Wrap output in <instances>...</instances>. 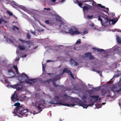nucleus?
I'll use <instances>...</instances> for the list:
<instances>
[{
	"label": "nucleus",
	"mask_w": 121,
	"mask_h": 121,
	"mask_svg": "<svg viewBox=\"0 0 121 121\" xmlns=\"http://www.w3.org/2000/svg\"><path fill=\"white\" fill-rule=\"evenodd\" d=\"M13 67L15 69L16 71L17 72V73H18V69L17 67V66H15L14 65H13Z\"/></svg>",
	"instance_id": "obj_31"
},
{
	"label": "nucleus",
	"mask_w": 121,
	"mask_h": 121,
	"mask_svg": "<svg viewBox=\"0 0 121 121\" xmlns=\"http://www.w3.org/2000/svg\"><path fill=\"white\" fill-rule=\"evenodd\" d=\"M53 85V86L55 87H57L58 86L60 87V86L58 84H57L55 82H52Z\"/></svg>",
	"instance_id": "obj_30"
},
{
	"label": "nucleus",
	"mask_w": 121,
	"mask_h": 121,
	"mask_svg": "<svg viewBox=\"0 0 121 121\" xmlns=\"http://www.w3.org/2000/svg\"><path fill=\"white\" fill-rule=\"evenodd\" d=\"M113 88V89H114L115 88V86L114 85H113L112 86V87L111 88V90L112 91L113 90V89H112V88Z\"/></svg>",
	"instance_id": "obj_51"
},
{
	"label": "nucleus",
	"mask_w": 121,
	"mask_h": 121,
	"mask_svg": "<svg viewBox=\"0 0 121 121\" xmlns=\"http://www.w3.org/2000/svg\"><path fill=\"white\" fill-rule=\"evenodd\" d=\"M88 33V31L87 30H85L83 32V34L84 35H85L87 33Z\"/></svg>",
	"instance_id": "obj_40"
},
{
	"label": "nucleus",
	"mask_w": 121,
	"mask_h": 121,
	"mask_svg": "<svg viewBox=\"0 0 121 121\" xmlns=\"http://www.w3.org/2000/svg\"><path fill=\"white\" fill-rule=\"evenodd\" d=\"M121 74V73H120V74H116V75H115L113 78H114L115 77H117V78H118Z\"/></svg>",
	"instance_id": "obj_33"
},
{
	"label": "nucleus",
	"mask_w": 121,
	"mask_h": 121,
	"mask_svg": "<svg viewBox=\"0 0 121 121\" xmlns=\"http://www.w3.org/2000/svg\"><path fill=\"white\" fill-rule=\"evenodd\" d=\"M100 89L99 88H93L92 90L94 91H97L99 90V89Z\"/></svg>",
	"instance_id": "obj_29"
},
{
	"label": "nucleus",
	"mask_w": 121,
	"mask_h": 121,
	"mask_svg": "<svg viewBox=\"0 0 121 121\" xmlns=\"http://www.w3.org/2000/svg\"><path fill=\"white\" fill-rule=\"evenodd\" d=\"M70 64L71 65H73L74 63L75 62V60H73V59H71L70 60Z\"/></svg>",
	"instance_id": "obj_24"
},
{
	"label": "nucleus",
	"mask_w": 121,
	"mask_h": 121,
	"mask_svg": "<svg viewBox=\"0 0 121 121\" xmlns=\"http://www.w3.org/2000/svg\"><path fill=\"white\" fill-rule=\"evenodd\" d=\"M119 106L121 107V100H119Z\"/></svg>",
	"instance_id": "obj_52"
},
{
	"label": "nucleus",
	"mask_w": 121,
	"mask_h": 121,
	"mask_svg": "<svg viewBox=\"0 0 121 121\" xmlns=\"http://www.w3.org/2000/svg\"><path fill=\"white\" fill-rule=\"evenodd\" d=\"M97 6L101 8L105 9H103V12L106 13H108V11L109 10V9L108 8H105L104 6L102 5L101 4H97Z\"/></svg>",
	"instance_id": "obj_13"
},
{
	"label": "nucleus",
	"mask_w": 121,
	"mask_h": 121,
	"mask_svg": "<svg viewBox=\"0 0 121 121\" xmlns=\"http://www.w3.org/2000/svg\"><path fill=\"white\" fill-rule=\"evenodd\" d=\"M52 61L51 60H48L47 61V62H51Z\"/></svg>",
	"instance_id": "obj_60"
},
{
	"label": "nucleus",
	"mask_w": 121,
	"mask_h": 121,
	"mask_svg": "<svg viewBox=\"0 0 121 121\" xmlns=\"http://www.w3.org/2000/svg\"><path fill=\"white\" fill-rule=\"evenodd\" d=\"M70 72H71V71L70 70L68 69L67 68H65L63 69L62 73L63 74L65 73H66L69 75Z\"/></svg>",
	"instance_id": "obj_16"
},
{
	"label": "nucleus",
	"mask_w": 121,
	"mask_h": 121,
	"mask_svg": "<svg viewBox=\"0 0 121 121\" xmlns=\"http://www.w3.org/2000/svg\"><path fill=\"white\" fill-rule=\"evenodd\" d=\"M65 26V27H64L63 29L65 30V32L66 33L71 34L72 35L78 34L81 33L76 27H74L68 29V32H67V30L68 29V28L67 26Z\"/></svg>",
	"instance_id": "obj_5"
},
{
	"label": "nucleus",
	"mask_w": 121,
	"mask_h": 121,
	"mask_svg": "<svg viewBox=\"0 0 121 121\" xmlns=\"http://www.w3.org/2000/svg\"><path fill=\"white\" fill-rule=\"evenodd\" d=\"M117 40L118 43L120 44H121V39H120L119 36H117Z\"/></svg>",
	"instance_id": "obj_22"
},
{
	"label": "nucleus",
	"mask_w": 121,
	"mask_h": 121,
	"mask_svg": "<svg viewBox=\"0 0 121 121\" xmlns=\"http://www.w3.org/2000/svg\"><path fill=\"white\" fill-rule=\"evenodd\" d=\"M56 0H52L51 1L52 2H55Z\"/></svg>",
	"instance_id": "obj_62"
},
{
	"label": "nucleus",
	"mask_w": 121,
	"mask_h": 121,
	"mask_svg": "<svg viewBox=\"0 0 121 121\" xmlns=\"http://www.w3.org/2000/svg\"><path fill=\"white\" fill-rule=\"evenodd\" d=\"M87 95L86 94V95H83L82 97V100L84 101V102H83L85 104V103H86V100L87 99Z\"/></svg>",
	"instance_id": "obj_17"
},
{
	"label": "nucleus",
	"mask_w": 121,
	"mask_h": 121,
	"mask_svg": "<svg viewBox=\"0 0 121 121\" xmlns=\"http://www.w3.org/2000/svg\"><path fill=\"white\" fill-rule=\"evenodd\" d=\"M98 17V20L101 22V23L103 26H104V24L105 23L108 22L110 23L111 21V19H108V17L106 14H104Z\"/></svg>",
	"instance_id": "obj_4"
},
{
	"label": "nucleus",
	"mask_w": 121,
	"mask_h": 121,
	"mask_svg": "<svg viewBox=\"0 0 121 121\" xmlns=\"http://www.w3.org/2000/svg\"><path fill=\"white\" fill-rule=\"evenodd\" d=\"M117 19L115 20L114 19L111 20V21L112 22V24H114L115 23H116L117 21Z\"/></svg>",
	"instance_id": "obj_26"
},
{
	"label": "nucleus",
	"mask_w": 121,
	"mask_h": 121,
	"mask_svg": "<svg viewBox=\"0 0 121 121\" xmlns=\"http://www.w3.org/2000/svg\"><path fill=\"white\" fill-rule=\"evenodd\" d=\"M8 73H10V72H12L13 73H14V72L13 71V70L12 69H10L8 70Z\"/></svg>",
	"instance_id": "obj_36"
},
{
	"label": "nucleus",
	"mask_w": 121,
	"mask_h": 121,
	"mask_svg": "<svg viewBox=\"0 0 121 121\" xmlns=\"http://www.w3.org/2000/svg\"><path fill=\"white\" fill-rule=\"evenodd\" d=\"M81 40L80 39H79L76 42V44H78L81 43Z\"/></svg>",
	"instance_id": "obj_47"
},
{
	"label": "nucleus",
	"mask_w": 121,
	"mask_h": 121,
	"mask_svg": "<svg viewBox=\"0 0 121 121\" xmlns=\"http://www.w3.org/2000/svg\"><path fill=\"white\" fill-rule=\"evenodd\" d=\"M45 67L43 66V64L42 65V69L43 70V69L45 70Z\"/></svg>",
	"instance_id": "obj_58"
},
{
	"label": "nucleus",
	"mask_w": 121,
	"mask_h": 121,
	"mask_svg": "<svg viewBox=\"0 0 121 121\" xmlns=\"http://www.w3.org/2000/svg\"><path fill=\"white\" fill-rule=\"evenodd\" d=\"M93 17V15H92L91 16L88 15L87 16V18L88 19H90L92 18V17Z\"/></svg>",
	"instance_id": "obj_38"
},
{
	"label": "nucleus",
	"mask_w": 121,
	"mask_h": 121,
	"mask_svg": "<svg viewBox=\"0 0 121 121\" xmlns=\"http://www.w3.org/2000/svg\"><path fill=\"white\" fill-rule=\"evenodd\" d=\"M31 32L34 35H35V31H34L32 30H31Z\"/></svg>",
	"instance_id": "obj_50"
},
{
	"label": "nucleus",
	"mask_w": 121,
	"mask_h": 121,
	"mask_svg": "<svg viewBox=\"0 0 121 121\" xmlns=\"http://www.w3.org/2000/svg\"><path fill=\"white\" fill-rule=\"evenodd\" d=\"M12 87L13 88L16 89L17 91H20L22 90V86L18 83L12 85Z\"/></svg>",
	"instance_id": "obj_9"
},
{
	"label": "nucleus",
	"mask_w": 121,
	"mask_h": 121,
	"mask_svg": "<svg viewBox=\"0 0 121 121\" xmlns=\"http://www.w3.org/2000/svg\"><path fill=\"white\" fill-rule=\"evenodd\" d=\"M69 104L64 103L61 104L62 105L65 106H67L68 107L72 106H74L77 105L75 103L77 104L80 106L83 107V108H86L88 106L93 105L94 103H93L91 104L87 105L84 104L83 102L80 100L79 98H77L75 99H70L69 100Z\"/></svg>",
	"instance_id": "obj_2"
},
{
	"label": "nucleus",
	"mask_w": 121,
	"mask_h": 121,
	"mask_svg": "<svg viewBox=\"0 0 121 121\" xmlns=\"http://www.w3.org/2000/svg\"><path fill=\"white\" fill-rule=\"evenodd\" d=\"M55 98H54L53 99L52 101L51 102L52 104H59L62 105V104H64L61 102H58L59 101V98L58 96H55Z\"/></svg>",
	"instance_id": "obj_6"
},
{
	"label": "nucleus",
	"mask_w": 121,
	"mask_h": 121,
	"mask_svg": "<svg viewBox=\"0 0 121 121\" xmlns=\"http://www.w3.org/2000/svg\"><path fill=\"white\" fill-rule=\"evenodd\" d=\"M25 42V43H26L27 44H30V41H26Z\"/></svg>",
	"instance_id": "obj_43"
},
{
	"label": "nucleus",
	"mask_w": 121,
	"mask_h": 121,
	"mask_svg": "<svg viewBox=\"0 0 121 121\" xmlns=\"http://www.w3.org/2000/svg\"><path fill=\"white\" fill-rule=\"evenodd\" d=\"M85 56L87 57H89L90 60H92L94 58L93 56L91 55V52H88L84 54Z\"/></svg>",
	"instance_id": "obj_12"
},
{
	"label": "nucleus",
	"mask_w": 121,
	"mask_h": 121,
	"mask_svg": "<svg viewBox=\"0 0 121 121\" xmlns=\"http://www.w3.org/2000/svg\"><path fill=\"white\" fill-rule=\"evenodd\" d=\"M101 91L103 95H104L105 94L107 93V91L105 89H102L101 90Z\"/></svg>",
	"instance_id": "obj_23"
},
{
	"label": "nucleus",
	"mask_w": 121,
	"mask_h": 121,
	"mask_svg": "<svg viewBox=\"0 0 121 121\" xmlns=\"http://www.w3.org/2000/svg\"><path fill=\"white\" fill-rule=\"evenodd\" d=\"M65 0H62L61 1L62 2H64L65 1Z\"/></svg>",
	"instance_id": "obj_64"
},
{
	"label": "nucleus",
	"mask_w": 121,
	"mask_h": 121,
	"mask_svg": "<svg viewBox=\"0 0 121 121\" xmlns=\"http://www.w3.org/2000/svg\"><path fill=\"white\" fill-rule=\"evenodd\" d=\"M11 100L13 102H15L18 100V99L17 95L15 93L12 95L11 98Z\"/></svg>",
	"instance_id": "obj_10"
},
{
	"label": "nucleus",
	"mask_w": 121,
	"mask_h": 121,
	"mask_svg": "<svg viewBox=\"0 0 121 121\" xmlns=\"http://www.w3.org/2000/svg\"><path fill=\"white\" fill-rule=\"evenodd\" d=\"M13 30L14 31L15 30V29H17V30H19V28L17 26H13Z\"/></svg>",
	"instance_id": "obj_32"
},
{
	"label": "nucleus",
	"mask_w": 121,
	"mask_h": 121,
	"mask_svg": "<svg viewBox=\"0 0 121 121\" xmlns=\"http://www.w3.org/2000/svg\"><path fill=\"white\" fill-rule=\"evenodd\" d=\"M63 96L64 97H65L66 98H67L69 97V96L66 94L64 95Z\"/></svg>",
	"instance_id": "obj_48"
},
{
	"label": "nucleus",
	"mask_w": 121,
	"mask_h": 121,
	"mask_svg": "<svg viewBox=\"0 0 121 121\" xmlns=\"http://www.w3.org/2000/svg\"><path fill=\"white\" fill-rule=\"evenodd\" d=\"M74 63H75L74 65V66H77L78 65V64L77 62H76L75 61V62H74Z\"/></svg>",
	"instance_id": "obj_46"
},
{
	"label": "nucleus",
	"mask_w": 121,
	"mask_h": 121,
	"mask_svg": "<svg viewBox=\"0 0 121 121\" xmlns=\"http://www.w3.org/2000/svg\"><path fill=\"white\" fill-rule=\"evenodd\" d=\"M16 53L17 54H19V50H17L16 51Z\"/></svg>",
	"instance_id": "obj_53"
},
{
	"label": "nucleus",
	"mask_w": 121,
	"mask_h": 121,
	"mask_svg": "<svg viewBox=\"0 0 121 121\" xmlns=\"http://www.w3.org/2000/svg\"><path fill=\"white\" fill-rule=\"evenodd\" d=\"M51 81H52L51 79H49L48 80L45 81H44V83H47L48 84Z\"/></svg>",
	"instance_id": "obj_25"
},
{
	"label": "nucleus",
	"mask_w": 121,
	"mask_h": 121,
	"mask_svg": "<svg viewBox=\"0 0 121 121\" xmlns=\"http://www.w3.org/2000/svg\"><path fill=\"white\" fill-rule=\"evenodd\" d=\"M27 37L28 39H30V34L28 33L27 34Z\"/></svg>",
	"instance_id": "obj_39"
},
{
	"label": "nucleus",
	"mask_w": 121,
	"mask_h": 121,
	"mask_svg": "<svg viewBox=\"0 0 121 121\" xmlns=\"http://www.w3.org/2000/svg\"><path fill=\"white\" fill-rule=\"evenodd\" d=\"M9 41L11 43H13V41L11 39H9Z\"/></svg>",
	"instance_id": "obj_59"
},
{
	"label": "nucleus",
	"mask_w": 121,
	"mask_h": 121,
	"mask_svg": "<svg viewBox=\"0 0 121 121\" xmlns=\"http://www.w3.org/2000/svg\"><path fill=\"white\" fill-rule=\"evenodd\" d=\"M34 102L35 103H33L35 104V106L37 107L38 109L40 111H42V110L41 109V107L43 106V104H42L41 102L39 101H38L37 100Z\"/></svg>",
	"instance_id": "obj_8"
},
{
	"label": "nucleus",
	"mask_w": 121,
	"mask_h": 121,
	"mask_svg": "<svg viewBox=\"0 0 121 121\" xmlns=\"http://www.w3.org/2000/svg\"><path fill=\"white\" fill-rule=\"evenodd\" d=\"M92 28H93L94 30H97L98 29L95 26H94V24L93 23H92L89 25Z\"/></svg>",
	"instance_id": "obj_21"
},
{
	"label": "nucleus",
	"mask_w": 121,
	"mask_h": 121,
	"mask_svg": "<svg viewBox=\"0 0 121 121\" xmlns=\"http://www.w3.org/2000/svg\"><path fill=\"white\" fill-rule=\"evenodd\" d=\"M116 31H117L118 32H121V30H120V29H116Z\"/></svg>",
	"instance_id": "obj_55"
},
{
	"label": "nucleus",
	"mask_w": 121,
	"mask_h": 121,
	"mask_svg": "<svg viewBox=\"0 0 121 121\" xmlns=\"http://www.w3.org/2000/svg\"><path fill=\"white\" fill-rule=\"evenodd\" d=\"M58 77V76H56L55 78L53 79H51L52 82H55L56 81L60 78V77H59L58 78H57Z\"/></svg>",
	"instance_id": "obj_19"
},
{
	"label": "nucleus",
	"mask_w": 121,
	"mask_h": 121,
	"mask_svg": "<svg viewBox=\"0 0 121 121\" xmlns=\"http://www.w3.org/2000/svg\"><path fill=\"white\" fill-rule=\"evenodd\" d=\"M19 41H21L22 42L25 43V40H22L20 38H19Z\"/></svg>",
	"instance_id": "obj_44"
},
{
	"label": "nucleus",
	"mask_w": 121,
	"mask_h": 121,
	"mask_svg": "<svg viewBox=\"0 0 121 121\" xmlns=\"http://www.w3.org/2000/svg\"><path fill=\"white\" fill-rule=\"evenodd\" d=\"M112 82V81H109L108 82V83H111H111Z\"/></svg>",
	"instance_id": "obj_61"
},
{
	"label": "nucleus",
	"mask_w": 121,
	"mask_h": 121,
	"mask_svg": "<svg viewBox=\"0 0 121 121\" xmlns=\"http://www.w3.org/2000/svg\"><path fill=\"white\" fill-rule=\"evenodd\" d=\"M4 21V20L3 19H0V24H1V23H2V21Z\"/></svg>",
	"instance_id": "obj_54"
},
{
	"label": "nucleus",
	"mask_w": 121,
	"mask_h": 121,
	"mask_svg": "<svg viewBox=\"0 0 121 121\" xmlns=\"http://www.w3.org/2000/svg\"><path fill=\"white\" fill-rule=\"evenodd\" d=\"M45 23L48 24V25H49V24H51V23H50L49 22V20H46L45 21Z\"/></svg>",
	"instance_id": "obj_35"
},
{
	"label": "nucleus",
	"mask_w": 121,
	"mask_h": 121,
	"mask_svg": "<svg viewBox=\"0 0 121 121\" xmlns=\"http://www.w3.org/2000/svg\"><path fill=\"white\" fill-rule=\"evenodd\" d=\"M91 2L92 3V5L95 7H96L97 5V4L93 0H85L84 1L85 2Z\"/></svg>",
	"instance_id": "obj_14"
},
{
	"label": "nucleus",
	"mask_w": 121,
	"mask_h": 121,
	"mask_svg": "<svg viewBox=\"0 0 121 121\" xmlns=\"http://www.w3.org/2000/svg\"><path fill=\"white\" fill-rule=\"evenodd\" d=\"M18 48H19L20 50H24L26 48L23 45H18Z\"/></svg>",
	"instance_id": "obj_20"
},
{
	"label": "nucleus",
	"mask_w": 121,
	"mask_h": 121,
	"mask_svg": "<svg viewBox=\"0 0 121 121\" xmlns=\"http://www.w3.org/2000/svg\"><path fill=\"white\" fill-rule=\"evenodd\" d=\"M99 105L98 104H97L96 105V108H97L98 109V108H99L101 107V105H99V107H98V106Z\"/></svg>",
	"instance_id": "obj_45"
},
{
	"label": "nucleus",
	"mask_w": 121,
	"mask_h": 121,
	"mask_svg": "<svg viewBox=\"0 0 121 121\" xmlns=\"http://www.w3.org/2000/svg\"><path fill=\"white\" fill-rule=\"evenodd\" d=\"M14 105L16 106V108L14 109L13 112L16 115L20 114L25 117L27 116V113L28 112V110L25 108L24 106L21 105L20 103L19 102L16 103Z\"/></svg>",
	"instance_id": "obj_1"
},
{
	"label": "nucleus",
	"mask_w": 121,
	"mask_h": 121,
	"mask_svg": "<svg viewBox=\"0 0 121 121\" xmlns=\"http://www.w3.org/2000/svg\"><path fill=\"white\" fill-rule=\"evenodd\" d=\"M83 4V3L80 2H79L78 3V5L81 8H82L83 7L82 6Z\"/></svg>",
	"instance_id": "obj_34"
},
{
	"label": "nucleus",
	"mask_w": 121,
	"mask_h": 121,
	"mask_svg": "<svg viewBox=\"0 0 121 121\" xmlns=\"http://www.w3.org/2000/svg\"><path fill=\"white\" fill-rule=\"evenodd\" d=\"M93 49L95 51H96L97 52H104L105 50L103 49H98L96 48H93Z\"/></svg>",
	"instance_id": "obj_18"
},
{
	"label": "nucleus",
	"mask_w": 121,
	"mask_h": 121,
	"mask_svg": "<svg viewBox=\"0 0 121 121\" xmlns=\"http://www.w3.org/2000/svg\"><path fill=\"white\" fill-rule=\"evenodd\" d=\"M7 13L9 14L10 16H12L13 15L12 13L10 12V11H7Z\"/></svg>",
	"instance_id": "obj_37"
},
{
	"label": "nucleus",
	"mask_w": 121,
	"mask_h": 121,
	"mask_svg": "<svg viewBox=\"0 0 121 121\" xmlns=\"http://www.w3.org/2000/svg\"><path fill=\"white\" fill-rule=\"evenodd\" d=\"M20 59L19 58H16L15 60L16 61H17L18 60H19Z\"/></svg>",
	"instance_id": "obj_56"
},
{
	"label": "nucleus",
	"mask_w": 121,
	"mask_h": 121,
	"mask_svg": "<svg viewBox=\"0 0 121 121\" xmlns=\"http://www.w3.org/2000/svg\"><path fill=\"white\" fill-rule=\"evenodd\" d=\"M76 1L73 0V1L74 3L77 4L78 3L79 1L78 0H75Z\"/></svg>",
	"instance_id": "obj_42"
},
{
	"label": "nucleus",
	"mask_w": 121,
	"mask_h": 121,
	"mask_svg": "<svg viewBox=\"0 0 121 121\" xmlns=\"http://www.w3.org/2000/svg\"><path fill=\"white\" fill-rule=\"evenodd\" d=\"M69 74L70 75L71 77V78H73V79L74 78V77H73L71 71V72L69 73Z\"/></svg>",
	"instance_id": "obj_41"
},
{
	"label": "nucleus",
	"mask_w": 121,
	"mask_h": 121,
	"mask_svg": "<svg viewBox=\"0 0 121 121\" xmlns=\"http://www.w3.org/2000/svg\"><path fill=\"white\" fill-rule=\"evenodd\" d=\"M12 5L13 7L15 8H16L14 6L17 7H18L21 8L24 11H25L26 10V9L25 7H24L22 6L19 5L17 3L15 2H13L12 4Z\"/></svg>",
	"instance_id": "obj_11"
},
{
	"label": "nucleus",
	"mask_w": 121,
	"mask_h": 121,
	"mask_svg": "<svg viewBox=\"0 0 121 121\" xmlns=\"http://www.w3.org/2000/svg\"><path fill=\"white\" fill-rule=\"evenodd\" d=\"M35 79H29L28 76L24 73H22L19 76L18 80L21 84L25 83L30 85L36 82L35 81Z\"/></svg>",
	"instance_id": "obj_3"
},
{
	"label": "nucleus",
	"mask_w": 121,
	"mask_h": 121,
	"mask_svg": "<svg viewBox=\"0 0 121 121\" xmlns=\"http://www.w3.org/2000/svg\"><path fill=\"white\" fill-rule=\"evenodd\" d=\"M84 4L86 5V6H84L82 8H83V10L84 12L86 11L87 12H88L89 10L93 9V8L92 6L86 3H85Z\"/></svg>",
	"instance_id": "obj_7"
},
{
	"label": "nucleus",
	"mask_w": 121,
	"mask_h": 121,
	"mask_svg": "<svg viewBox=\"0 0 121 121\" xmlns=\"http://www.w3.org/2000/svg\"><path fill=\"white\" fill-rule=\"evenodd\" d=\"M110 95H106V96L107 97H109L110 96Z\"/></svg>",
	"instance_id": "obj_63"
},
{
	"label": "nucleus",
	"mask_w": 121,
	"mask_h": 121,
	"mask_svg": "<svg viewBox=\"0 0 121 121\" xmlns=\"http://www.w3.org/2000/svg\"><path fill=\"white\" fill-rule=\"evenodd\" d=\"M121 81V77L120 78L119 82V83L118 84V86L120 87V89L118 90H116L115 91V92H121V83H119Z\"/></svg>",
	"instance_id": "obj_15"
},
{
	"label": "nucleus",
	"mask_w": 121,
	"mask_h": 121,
	"mask_svg": "<svg viewBox=\"0 0 121 121\" xmlns=\"http://www.w3.org/2000/svg\"><path fill=\"white\" fill-rule=\"evenodd\" d=\"M56 20L58 21H60L61 19L60 17L58 15H57L56 16Z\"/></svg>",
	"instance_id": "obj_28"
},
{
	"label": "nucleus",
	"mask_w": 121,
	"mask_h": 121,
	"mask_svg": "<svg viewBox=\"0 0 121 121\" xmlns=\"http://www.w3.org/2000/svg\"><path fill=\"white\" fill-rule=\"evenodd\" d=\"M48 10V11H50L51 10V9L49 8H44V10Z\"/></svg>",
	"instance_id": "obj_49"
},
{
	"label": "nucleus",
	"mask_w": 121,
	"mask_h": 121,
	"mask_svg": "<svg viewBox=\"0 0 121 121\" xmlns=\"http://www.w3.org/2000/svg\"><path fill=\"white\" fill-rule=\"evenodd\" d=\"M93 70L97 72L98 73H99L100 72V71H96L94 69H93Z\"/></svg>",
	"instance_id": "obj_57"
},
{
	"label": "nucleus",
	"mask_w": 121,
	"mask_h": 121,
	"mask_svg": "<svg viewBox=\"0 0 121 121\" xmlns=\"http://www.w3.org/2000/svg\"><path fill=\"white\" fill-rule=\"evenodd\" d=\"M91 98L92 99L93 98H98L99 97V96H95V95H92L91 96Z\"/></svg>",
	"instance_id": "obj_27"
}]
</instances>
